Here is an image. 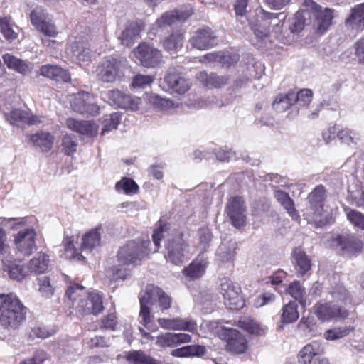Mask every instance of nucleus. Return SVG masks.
<instances>
[{
	"label": "nucleus",
	"instance_id": "obj_1",
	"mask_svg": "<svg viewBox=\"0 0 364 364\" xmlns=\"http://www.w3.org/2000/svg\"><path fill=\"white\" fill-rule=\"evenodd\" d=\"M193 14L191 7L185 10L167 11L156 20L151 28L154 35L159 31H171V33L164 38V48L168 51H177L181 48L183 43V35L181 30L177 29Z\"/></svg>",
	"mask_w": 364,
	"mask_h": 364
},
{
	"label": "nucleus",
	"instance_id": "obj_2",
	"mask_svg": "<svg viewBox=\"0 0 364 364\" xmlns=\"http://www.w3.org/2000/svg\"><path fill=\"white\" fill-rule=\"evenodd\" d=\"M248 0H235L234 9L237 21L242 25V28L250 26L254 35L259 40H263L269 35V28L272 22L269 20H277L282 14L267 12L263 9L259 14L247 12Z\"/></svg>",
	"mask_w": 364,
	"mask_h": 364
},
{
	"label": "nucleus",
	"instance_id": "obj_3",
	"mask_svg": "<svg viewBox=\"0 0 364 364\" xmlns=\"http://www.w3.org/2000/svg\"><path fill=\"white\" fill-rule=\"evenodd\" d=\"M149 240L136 239L128 241L117 252V260L123 265L136 266L149 255Z\"/></svg>",
	"mask_w": 364,
	"mask_h": 364
},
{
	"label": "nucleus",
	"instance_id": "obj_4",
	"mask_svg": "<svg viewBox=\"0 0 364 364\" xmlns=\"http://www.w3.org/2000/svg\"><path fill=\"white\" fill-rule=\"evenodd\" d=\"M326 197V190L321 185L317 186L309 195V206L304 213L309 223H314L318 226L325 224L322 219L323 203Z\"/></svg>",
	"mask_w": 364,
	"mask_h": 364
},
{
	"label": "nucleus",
	"instance_id": "obj_5",
	"mask_svg": "<svg viewBox=\"0 0 364 364\" xmlns=\"http://www.w3.org/2000/svg\"><path fill=\"white\" fill-rule=\"evenodd\" d=\"M70 103L75 112L86 117H93L100 113V106L97 104L95 97L87 92H79L73 96Z\"/></svg>",
	"mask_w": 364,
	"mask_h": 364
},
{
	"label": "nucleus",
	"instance_id": "obj_6",
	"mask_svg": "<svg viewBox=\"0 0 364 364\" xmlns=\"http://www.w3.org/2000/svg\"><path fill=\"white\" fill-rule=\"evenodd\" d=\"M220 292L223 296L224 304L231 309H239L244 306V300L240 295L241 289L238 284L228 278H223L220 282Z\"/></svg>",
	"mask_w": 364,
	"mask_h": 364
},
{
	"label": "nucleus",
	"instance_id": "obj_7",
	"mask_svg": "<svg viewBox=\"0 0 364 364\" xmlns=\"http://www.w3.org/2000/svg\"><path fill=\"white\" fill-rule=\"evenodd\" d=\"M165 247L167 251V260L175 264H180L185 261L188 252V245L183 239L181 234L168 238L165 243Z\"/></svg>",
	"mask_w": 364,
	"mask_h": 364
},
{
	"label": "nucleus",
	"instance_id": "obj_8",
	"mask_svg": "<svg viewBox=\"0 0 364 364\" xmlns=\"http://www.w3.org/2000/svg\"><path fill=\"white\" fill-rule=\"evenodd\" d=\"M125 61L116 58L105 59L99 67V79L105 82H112L124 75Z\"/></svg>",
	"mask_w": 364,
	"mask_h": 364
},
{
	"label": "nucleus",
	"instance_id": "obj_9",
	"mask_svg": "<svg viewBox=\"0 0 364 364\" xmlns=\"http://www.w3.org/2000/svg\"><path fill=\"white\" fill-rule=\"evenodd\" d=\"M314 312L317 318L322 321L331 320H343L348 316V311L338 305L321 301L317 302L314 306Z\"/></svg>",
	"mask_w": 364,
	"mask_h": 364
},
{
	"label": "nucleus",
	"instance_id": "obj_10",
	"mask_svg": "<svg viewBox=\"0 0 364 364\" xmlns=\"http://www.w3.org/2000/svg\"><path fill=\"white\" fill-rule=\"evenodd\" d=\"M331 246L339 254L351 257L361 252L362 242L353 235H338L331 241Z\"/></svg>",
	"mask_w": 364,
	"mask_h": 364
},
{
	"label": "nucleus",
	"instance_id": "obj_11",
	"mask_svg": "<svg viewBox=\"0 0 364 364\" xmlns=\"http://www.w3.org/2000/svg\"><path fill=\"white\" fill-rule=\"evenodd\" d=\"M105 95L109 105L124 109L136 111L141 102L139 97H133L119 90H108Z\"/></svg>",
	"mask_w": 364,
	"mask_h": 364
},
{
	"label": "nucleus",
	"instance_id": "obj_12",
	"mask_svg": "<svg viewBox=\"0 0 364 364\" xmlns=\"http://www.w3.org/2000/svg\"><path fill=\"white\" fill-rule=\"evenodd\" d=\"M30 18L33 26L46 36L55 37L58 32L55 26L45 9L41 6L36 7L30 14Z\"/></svg>",
	"mask_w": 364,
	"mask_h": 364
},
{
	"label": "nucleus",
	"instance_id": "obj_13",
	"mask_svg": "<svg viewBox=\"0 0 364 364\" xmlns=\"http://www.w3.org/2000/svg\"><path fill=\"white\" fill-rule=\"evenodd\" d=\"M134 53L141 64L146 68H154L162 62L161 50L146 43L140 44Z\"/></svg>",
	"mask_w": 364,
	"mask_h": 364
},
{
	"label": "nucleus",
	"instance_id": "obj_14",
	"mask_svg": "<svg viewBox=\"0 0 364 364\" xmlns=\"http://www.w3.org/2000/svg\"><path fill=\"white\" fill-rule=\"evenodd\" d=\"M36 232L33 228L20 230L15 236L14 242L18 252L23 256H29L36 250Z\"/></svg>",
	"mask_w": 364,
	"mask_h": 364
},
{
	"label": "nucleus",
	"instance_id": "obj_15",
	"mask_svg": "<svg viewBox=\"0 0 364 364\" xmlns=\"http://www.w3.org/2000/svg\"><path fill=\"white\" fill-rule=\"evenodd\" d=\"M246 208L241 197L235 196L229 199L226 213L232 225L238 228L243 226L246 220Z\"/></svg>",
	"mask_w": 364,
	"mask_h": 364
},
{
	"label": "nucleus",
	"instance_id": "obj_16",
	"mask_svg": "<svg viewBox=\"0 0 364 364\" xmlns=\"http://www.w3.org/2000/svg\"><path fill=\"white\" fill-rule=\"evenodd\" d=\"M189 43L198 50H206L217 45V36L209 27H203L195 31Z\"/></svg>",
	"mask_w": 364,
	"mask_h": 364
},
{
	"label": "nucleus",
	"instance_id": "obj_17",
	"mask_svg": "<svg viewBox=\"0 0 364 364\" xmlns=\"http://www.w3.org/2000/svg\"><path fill=\"white\" fill-rule=\"evenodd\" d=\"M224 339L227 340L226 348L235 354L243 353L247 348V341L244 336L236 329L224 328Z\"/></svg>",
	"mask_w": 364,
	"mask_h": 364
},
{
	"label": "nucleus",
	"instance_id": "obj_18",
	"mask_svg": "<svg viewBox=\"0 0 364 364\" xmlns=\"http://www.w3.org/2000/svg\"><path fill=\"white\" fill-rule=\"evenodd\" d=\"M77 309L82 314L97 315L104 309L102 298L97 293H89L80 300Z\"/></svg>",
	"mask_w": 364,
	"mask_h": 364
},
{
	"label": "nucleus",
	"instance_id": "obj_19",
	"mask_svg": "<svg viewBox=\"0 0 364 364\" xmlns=\"http://www.w3.org/2000/svg\"><path fill=\"white\" fill-rule=\"evenodd\" d=\"M26 318V308L0 314V327L9 332L15 331Z\"/></svg>",
	"mask_w": 364,
	"mask_h": 364
},
{
	"label": "nucleus",
	"instance_id": "obj_20",
	"mask_svg": "<svg viewBox=\"0 0 364 364\" xmlns=\"http://www.w3.org/2000/svg\"><path fill=\"white\" fill-rule=\"evenodd\" d=\"M144 29V23L142 21L128 22L119 37L121 43L127 47L132 46Z\"/></svg>",
	"mask_w": 364,
	"mask_h": 364
},
{
	"label": "nucleus",
	"instance_id": "obj_21",
	"mask_svg": "<svg viewBox=\"0 0 364 364\" xmlns=\"http://www.w3.org/2000/svg\"><path fill=\"white\" fill-rule=\"evenodd\" d=\"M144 294L149 299L151 304L158 301L160 309L163 311L171 307L172 299L161 288L154 284H148L146 287Z\"/></svg>",
	"mask_w": 364,
	"mask_h": 364
},
{
	"label": "nucleus",
	"instance_id": "obj_22",
	"mask_svg": "<svg viewBox=\"0 0 364 364\" xmlns=\"http://www.w3.org/2000/svg\"><path fill=\"white\" fill-rule=\"evenodd\" d=\"M6 119L12 125L20 124L34 125L42 122L41 119L33 115L30 112L20 109H14L9 114H5Z\"/></svg>",
	"mask_w": 364,
	"mask_h": 364
},
{
	"label": "nucleus",
	"instance_id": "obj_23",
	"mask_svg": "<svg viewBox=\"0 0 364 364\" xmlns=\"http://www.w3.org/2000/svg\"><path fill=\"white\" fill-rule=\"evenodd\" d=\"M159 325L167 330H183L193 331L196 328V322L190 318L183 319L181 318H159Z\"/></svg>",
	"mask_w": 364,
	"mask_h": 364
},
{
	"label": "nucleus",
	"instance_id": "obj_24",
	"mask_svg": "<svg viewBox=\"0 0 364 364\" xmlns=\"http://www.w3.org/2000/svg\"><path fill=\"white\" fill-rule=\"evenodd\" d=\"M38 73L58 82H68L71 80L70 73L56 65H43L40 68Z\"/></svg>",
	"mask_w": 364,
	"mask_h": 364
},
{
	"label": "nucleus",
	"instance_id": "obj_25",
	"mask_svg": "<svg viewBox=\"0 0 364 364\" xmlns=\"http://www.w3.org/2000/svg\"><path fill=\"white\" fill-rule=\"evenodd\" d=\"M196 78L207 88H220L226 85L229 80L228 75H218L215 73H208L203 70L196 75Z\"/></svg>",
	"mask_w": 364,
	"mask_h": 364
},
{
	"label": "nucleus",
	"instance_id": "obj_26",
	"mask_svg": "<svg viewBox=\"0 0 364 364\" xmlns=\"http://www.w3.org/2000/svg\"><path fill=\"white\" fill-rule=\"evenodd\" d=\"M191 339V336L189 334L165 333L157 337L156 343L161 348L173 347L181 343H188Z\"/></svg>",
	"mask_w": 364,
	"mask_h": 364
},
{
	"label": "nucleus",
	"instance_id": "obj_27",
	"mask_svg": "<svg viewBox=\"0 0 364 364\" xmlns=\"http://www.w3.org/2000/svg\"><path fill=\"white\" fill-rule=\"evenodd\" d=\"M323 353V345L317 341H312L300 350L298 355L299 363L301 364H309L314 357H319Z\"/></svg>",
	"mask_w": 364,
	"mask_h": 364
},
{
	"label": "nucleus",
	"instance_id": "obj_28",
	"mask_svg": "<svg viewBox=\"0 0 364 364\" xmlns=\"http://www.w3.org/2000/svg\"><path fill=\"white\" fill-rule=\"evenodd\" d=\"M164 82L169 89L178 94H184L190 88L189 82L178 73L169 72L164 77Z\"/></svg>",
	"mask_w": 364,
	"mask_h": 364
},
{
	"label": "nucleus",
	"instance_id": "obj_29",
	"mask_svg": "<svg viewBox=\"0 0 364 364\" xmlns=\"http://www.w3.org/2000/svg\"><path fill=\"white\" fill-rule=\"evenodd\" d=\"M2 263L4 271L7 272L11 279L21 281L29 274V268L16 261H6L4 257Z\"/></svg>",
	"mask_w": 364,
	"mask_h": 364
},
{
	"label": "nucleus",
	"instance_id": "obj_30",
	"mask_svg": "<svg viewBox=\"0 0 364 364\" xmlns=\"http://www.w3.org/2000/svg\"><path fill=\"white\" fill-rule=\"evenodd\" d=\"M88 38L84 41L81 36L76 37V40L71 45V51L79 62H87L91 59V50L88 45Z\"/></svg>",
	"mask_w": 364,
	"mask_h": 364
},
{
	"label": "nucleus",
	"instance_id": "obj_31",
	"mask_svg": "<svg viewBox=\"0 0 364 364\" xmlns=\"http://www.w3.org/2000/svg\"><path fill=\"white\" fill-rule=\"evenodd\" d=\"M346 26L355 30L364 29V3L355 5L345 21Z\"/></svg>",
	"mask_w": 364,
	"mask_h": 364
},
{
	"label": "nucleus",
	"instance_id": "obj_32",
	"mask_svg": "<svg viewBox=\"0 0 364 364\" xmlns=\"http://www.w3.org/2000/svg\"><path fill=\"white\" fill-rule=\"evenodd\" d=\"M140 311L139 314V323L145 328L151 329L154 325V316L151 314V303L144 294L139 296Z\"/></svg>",
	"mask_w": 364,
	"mask_h": 364
},
{
	"label": "nucleus",
	"instance_id": "obj_33",
	"mask_svg": "<svg viewBox=\"0 0 364 364\" xmlns=\"http://www.w3.org/2000/svg\"><path fill=\"white\" fill-rule=\"evenodd\" d=\"M319 8V10H317L315 14L316 23L318 32L323 34L332 24L334 10L328 8L323 9L321 6Z\"/></svg>",
	"mask_w": 364,
	"mask_h": 364
},
{
	"label": "nucleus",
	"instance_id": "obj_34",
	"mask_svg": "<svg viewBox=\"0 0 364 364\" xmlns=\"http://www.w3.org/2000/svg\"><path fill=\"white\" fill-rule=\"evenodd\" d=\"M65 124L70 129L80 134L92 135L96 132V125L91 121H78L73 118H68Z\"/></svg>",
	"mask_w": 364,
	"mask_h": 364
},
{
	"label": "nucleus",
	"instance_id": "obj_35",
	"mask_svg": "<svg viewBox=\"0 0 364 364\" xmlns=\"http://www.w3.org/2000/svg\"><path fill=\"white\" fill-rule=\"evenodd\" d=\"M101 227L87 232L82 237L81 245L82 252H90L101 244Z\"/></svg>",
	"mask_w": 364,
	"mask_h": 364
},
{
	"label": "nucleus",
	"instance_id": "obj_36",
	"mask_svg": "<svg viewBox=\"0 0 364 364\" xmlns=\"http://www.w3.org/2000/svg\"><path fill=\"white\" fill-rule=\"evenodd\" d=\"M294 90L278 94L272 102V108L277 112H284L295 105Z\"/></svg>",
	"mask_w": 364,
	"mask_h": 364
},
{
	"label": "nucleus",
	"instance_id": "obj_37",
	"mask_svg": "<svg viewBox=\"0 0 364 364\" xmlns=\"http://www.w3.org/2000/svg\"><path fill=\"white\" fill-rule=\"evenodd\" d=\"M49 262L48 255L41 252H38L27 265V267L29 268V273L34 272L40 274L46 272L48 268Z\"/></svg>",
	"mask_w": 364,
	"mask_h": 364
},
{
	"label": "nucleus",
	"instance_id": "obj_38",
	"mask_svg": "<svg viewBox=\"0 0 364 364\" xmlns=\"http://www.w3.org/2000/svg\"><path fill=\"white\" fill-rule=\"evenodd\" d=\"M53 136L48 132H38L30 136V141L42 151H50L53 144Z\"/></svg>",
	"mask_w": 364,
	"mask_h": 364
},
{
	"label": "nucleus",
	"instance_id": "obj_39",
	"mask_svg": "<svg viewBox=\"0 0 364 364\" xmlns=\"http://www.w3.org/2000/svg\"><path fill=\"white\" fill-rule=\"evenodd\" d=\"M293 256L296 264V270L299 274L303 276L311 270V259L301 248L296 247L294 250Z\"/></svg>",
	"mask_w": 364,
	"mask_h": 364
},
{
	"label": "nucleus",
	"instance_id": "obj_40",
	"mask_svg": "<svg viewBox=\"0 0 364 364\" xmlns=\"http://www.w3.org/2000/svg\"><path fill=\"white\" fill-rule=\"evenodd\" d=\"M205 352L206 349L203 346L189 345L173 350L171 355L176 358L201 357Z\"/></svg>",
	"mask_w": 364,
	"mask_h": 364
},
{
	"label": "nucleus",
	"instance_id": "obj_41",
	"mask_svg": "<svg viewBox=\"0 0 364 364\" xmlns=\"http://www.w3.org/2000/svg\"><path fill=\"white\" fill-rule=\"evenodd\" d=\"M22 309H25V307L15 294H9L0 295V314Z\"/></svg>",
	"mask_w": 364,
	"mask_h": 364
},
{
	"label": "nucleus",
	"instance_id": "obj_42",
	"mask_svg": "<svg viewBox=\"0 0 364 364\" xmlns=\"http://www.w3.org/2000/svg\"><path fill=\"white\" fill-rule=\"evenodd\" d=\"M274 195L277 202L286 210L287 213L293 219H296L299 217L294 200L287 193L282 190H276Z\"/></svg>",
	"mask_w": 364,
	"mask_h": 364
},
{
	"label": "nucleus",
	"instance_id": "obj_43",
	"mask_svg": "<svg viewBox=\"0 0 364 364\" xmlns=\"http://www.w3.org/2000/svg\"><path fill=\"white\" fill-rule=\"evenodd\" d=\"M2 58L4 63L9 69H13L23 75H26L31 71L28 64L21 59L17 58L9 53L4 54Z\"/></svg>",
	"mask_w": 364,
	"mask_h": 364
},
{
	"label": "nucleus",
	"instance_id": "obj_44",
	"mask_svg": "<svg viewBox=\"0 0 364 364\" xmlns=\"http://www.w3.org/2000/svg\"><path fill=\"white\" fill-rule=\"evenodd\" d=\"M0 220H1V222H0V255H2L4 257V255L6 253V248H7V246L5 243L6 240V236L5 231L4 230V226L6 225L5 223H10L13 221H16V220L18 221L17 223L11 224V226H10L11 228L15 229L18 226H21L25 224V218H11L6 220L5 218H0Z\"/></svg>",
	"mask_w": 364,
	"mask_h": 364
},
{
	"label": "nucleus",
	"instance_id": "obj_45",
	"mask_svg": "<svg viewBox=\"0 0 364 364\" xmlns=\"http://www.w3.org/2000/svg\"><path fill=\"white\" fill-rule=\"evenodd\" d=\"M236 244L232 241L223 242L218 248L217 256L218 259L226 262L230 261L235 256Z\"/></svg>",
	"mask_w": 364,
	"mask_h": 364
},
{
	"label": "nucleus",
	"instance_id": "obj_46",
	"mask_svg": "<svg viewBox=\"0 0 364 364\" xmlns=\"http://www.w3.org/2000/svg\"><path fill=\"white\" fill-rule=\"evenodd\" d=\"M287 292L303 306L306 305V291L299 281L290 283L287 289Z\"/></svg>",
	"mask_w": 364,
	"mask_h": 364
},
{
	"label": "nucleus",
	"instance_id": "obj_47",
	"mask_svg": "<svg viewBox=\"0 0 364 364\" xmlns=\"http://www.w3.org/2000/svg\"><path fill=\"white\" fill-rule=\"evenodd\" d=\"M120 120L121 114L119 112H113L110 114L103 116L101 122V134L105 135L113 129H116L120 123Z\"/></svg>",
	"mask_w": 364,
	"mask_h": 364
},
{
	"label": "nucleus",
	"instance_id": "obj_48",
	"mask_svg": "<svg viewBox=\"0 0 364 364\" xmlns=\"http://www.w3.org/2000/svg\"><path fill=\"white\" fill-rule=\"evenodd\" d=\"M298 306L295 301H290L282 308L281 321L283 323H291L299 318Z\"/></svg>",
	"mask_w": 364,
	"mask_h": 364
},
{
	"label": "nucleus",
	"instance_id": "obj_49",
	"mask_svg": "<svg viewBox=\"0 0 364 364\" xmlns=\"http://www.w3.org/2000/svg\"><path fill=\"white\" fill-rule=\"evenodd\" d=\"M311 17V11L309 10H302L297 11L293 19V22L289 26V30L291 33H299L301 31L306 24V18Z\"/></svg>",
	"mask_w": 364,
	"mask_h": 364
},
{
	"label": "nucleus",
	"instance_id": "obj_50",
	"mask_svg": "<svg viewBox=\"0 0 364 364\" xmlns=\"http://www.w3.org/2000/svg\"><path fill=\"white\" fill-rule=\"evenodd\" d=\"M127 360L134 364H159V362L141 350L129 352L125 356Z\"/></svg>",
	"mask_w": 364,
	"mask_h": 364
},
{
	"label": "nucleus",
	"instance_id": "obj_51",
	"mask_svg": "<svg viewBox=\"0 0 364 364\" xmlns=\"http://www.w3.org/2000/svg\"><path fill=\"white\" fill-rule=\"evenodd\" d=\"M18 28L11 24L6 18H0V32L4 37L9 42H12L18 37Z\"/></svg>",
	"mask_w": 364,
	"mask_h": 364
},
{
	"label": "nucleus",
	"instance_id": "obj_52",
	"mask_svg": "<svg viewBox=\"0 0 364 364\" xmlns=\"http://www.w3.org/2000/svg\"><path fill=\"white\" fill-rule=\"evenodd\" d=\"M330 294L335 301H341L344 304H352V299L348 290L341 284L333 287Z\"/></svg>",
	"mask_w": 364,
	"mask_h": 364
},
{
	"label": "nucleus",
	"instance_id": "obj_53",
	"mask_svg": "<svg viewBox=\"0 0 364 364\" xmlns=\"http://www.w3.org/2000/svg\"><path fill=\"white\" fill-rule=\"evenodd\" d=\"M115 188L117 191L122 189L126 194H135L139 191V186L133 179L124 177L117 182Z\"/></svg>",
	"mask_w": 364,
	"mask_h": 364
},
{
	"label": "nucleus",
	"instance_id": "obj_54",
	"mask_svg": "<svg viewBox=\"0 0 364 364\" xmlns=\"http://www.w3.org/2000/svg\"><path fill=\"white\" fill-rule=\"evenodd\" d=\"M353 330V328L350 326L335 327L327 330L324 333V337L327 340L334 341L348 336Z\"/></svg>",
	"mask_w": 364,
	"mask_h": 364
},
{
	"label": "nucleus",
	"instance_id": "obj_55",
	"mask_svg": "<svg viewBox=\"0 0 364 364\" xmlns=\"http://www.w3.org/2000/svg\"><path fill=\"white\" fill-rule=\"evenodd\" d=\"M205 265L200 262L193 261L183 270L186 276L195 279L200 277L205 272Z\"/></svg>",
	"mask_w": 364,
	"mask_h": 364
},
{
	"label": "nucleus",
	"instance_id": "obj_56",
	"mask_svg": "<svg viewBox=\"0 0 364 364\" xmlns=\"http://www.w3.org/2000/svg\"><path fill=\"white\" fill-rule=\"evenodd\" d=\"M62 150L65 155L70 156L77 151V142L73 134H66L62 139Z\"/></svg>",
	"mask_w": 364,
	"mask_h": 364
},
{
	"label": "nucleus",
	"instance_id": "obj_57",
	"mask_svg": "<svg viewBox=\"0 0 364 364\" xmlns=\"http://www.w3.org/2000/svg\"><path fill=\"white\" fill-rule=\"evenodd\" d=\"M295 104L297 103L300 107L307 106L312 100V91L309 89H303L298 92L294 91Z\"/></svg>",
	"mask_w": 364,
	"mask_h": 364
},
{
	"label": "nucleus",
	"instance_id": "obj_58",
	"mask_svg": "<svg viewBox=\"0 0 364 364\" xmlns=\"http://www.w3.org/2000/svg\"><path fill=\"white\" fill-rule=\"evenodd\" d=\"M39 291L42 296L46 298L50 297L54 293V287L50 283V279L48 277H43L38 279Z\"/></svg>",
	"mask_w": 364,
	"mask_h": 364
},
{
	"label": "nucleus",
	"instance_id": "obj_59",
	"mask_svg": "<svg viewBox=\"0 0 364 364\" xmlns=\"http://www.w3.org/2000/svg\"><path fill=\"white\" fill-rule=\"evenodd\" d=\"M240 327L247 332L252 335H260L263 333V329L256 321L250 319H245L240 321Z\"/></svg>",
	"mask_w": 364,
	"mask_h": 364
},
{
	"label": "nucleus",
	"instance_id": "obj_60",
	"mask_svg": "<svg viewBox=\"0 0 364 364\" xmlns=\"http://www.w3.org/2000/svg\"><path fill=\"white\" fill-rule=\"evenodd\" d=\"M338 139L344 144H355L358 139V134L348 129H341L337 133Z\"/></svg>",
	"mask_w": 364,
	"mask_h": 364
},
{
	"label": "nucleus",
	"instance_id": "obj_61",
	"mask_svg": "<svg viewBox=\"0 0 364 364\" xmlns=\"http://www.w3.org/2000/svg\"><path fill=\"white\" fill-rule=\"evenodd\" d=\"M199 238V247L205 250L209 247V244L212 240V233L208 228H201L198 232Z\"/></svg>",
	"mask_w": 364,
	"mask_h": 364
},
{
	"label": "nucleus",
	"instance_id": "obj_62",
	"mask_svg": "<svg viewBox=\"0 0 364 364\" xmlns=\"http://www.w3.org/2000/svg\"><path fill=\"white\" fill-rule=\"evenodd\" d=\"M55 332L56 331L53 328H49L46 326H36L32 328L30 336L45 339L52 336L55 333Z\"/></svg>",
	"mask_w": 364,
	"mask_h": 364
},
{
	"label": "nucleus",
	"instance_id": "obj_63",
	"mask_svg": "<svg viewBox=\"0 0 364 364\" xmlns=\"http://www.w3.org/2000/svg\"><path fill=\"white\" fill-rule=\"evenodd\" d=\"M350 222L359 229L364 230V215L357 210H350L347 213Z\"/></svg>",
	"mask_w": 364,
	"mask_h": 364
},
{
	"label": "nucleus",
	"instance_id": "obj_64",
	"mask_svg": "<svg viewBox=\"0 0 364 364\" xmlns=\"http://www.w3.org/2000/svg\"><path fill=\"white\" fill-rule=\"evenodd\" d=\"M154 81V77L151 75H136L132 81V86L135 88H144L147 85H151Z\"/></svg>",
	"mask_w": 364,
	"mask_h": 364
}]
</instances>
